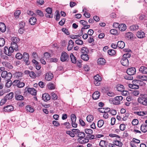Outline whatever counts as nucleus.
<instances>
[{"mask_svg": "<svg viewBox=\"0 0 147 147\" xmlns=\"http://www.w3.org/2000/svg\"><path fill=\"white\" fill-rule=\"evenodd\" d=\"M12 42L11 43H17L19 42L20 40L19 38L16 37H13L11 38Z\"/></svg>", "mask_w": 147, "mask_h": 147, "instance_id": "nucleus-39", "label": "nucleus"}, {"mask_svg": "<svg viewBox=\"0 0 147 147\" xmlns=\"http://www.w3.org/2000/svg\"><path fill=\"white\" fill-rule=\"evenodd\" d=\"M11 47L14 50L16 51L18 50V46L17 43H11Z\"/></svg>", "mask_w": 147, "mask_h": 147, "instance_id": "nucleus-33", "label": "nucleus"}, {"mask_svg": "<svg viewBox=\"0 0 147 147\" xmlns=\"http://www.w3.org/2000/svg\"><path fill=\"white\" fill-rule=\"evenodd\" d=\"M5 43V40L3 38H0V47H3Z\"/></svg>", "mask_w": 147, "mask_h": 147, "instance_id": "nucleus-45", "label": "nucleus"}, {"mask_svg": "<svg viewBox=\"0 0 147 147\" xmlns=\"http://www.w3.org/2000/svg\"><path fill=\"white\" fill-rule=\"evenodd\" d=\"M47 87L50 90H53L55 88V85L54 84L49 83L47 84Z\"/></svg>", "mask_w": 147, "mask_h": 147, "instance_id": "nucleus-34", "label": "nucleus"}, {"mask_svg": "<svg viewBox=\"0 0 147 147\" xmlns=\"http://www.w3.org/2000/svg\"><path fill=\"white\" fill-rule=\"evenodd\" d=\"M97 61L98 64L99 65H104L105 63V59L103 58H99Z\"/></svg>", "mask_w": 147, "mask_h": 147, "instance_id": "nucleus-24", "label": "nucleus"}, {"mask_svg": "<svg viewBox=\"0 0 147 147\" xmlns=\"http://www.w3.org/2000/svg\"><path fill=\"white\" fill-rule=\"evenodd\" d=\"M78 135L79 136V137L80 138H79L78 139L80 140H82V139H83L84 138L85 136V134L84 132H80Z\"/></svg>", "mask_w": 147, "mask_h": 147, "instance_id": "nucleus-41", "label": "nucleus"}, {"mask_svg": "<svg viewBox=\"0 0 147 147\" xmlns=\"http://www.w3.org/2000/svg\"><path fill=\"white\" fill-rule=\"evenodd\" d=\"M71 61L72 63H75L76 62V58L72 53L70 55Z\"/></svg>", "mask_w": 147, "mask_h": 147, "instance_id": "nucleus-36", "label": "nucleus"}, {"mask_svg": "<svg viewBox=\"0 0 147 147\" xmlns=\"http://www.w3.org/2000/svg\"><path fill=\"white\" fill-rule=\"evenodd\" d=\"M36 21V18L34 17H31L29 20V22L32 25H34L35 24Z\"/></svg>", "mask_w": 147, "mask_h": 147, "instance_id": "nucleus-23", "label": "nucleus"}, {"mask_svg": "<svg viewBox=\"0 0 147 147\" xmlns=\"http://www.w3.org/2000/svg\"><path fill=\"white\" fill-rule=\"evenodd\" d=\"M42 98L45 101L47 102L50 99V96L48 93H45L42 95Z\"/></svg>", "mask_w": 147, "mask_h": 147, "instance_id": "nucleus-13", "label": "nucleus"}, {"mask_svg": "<svg viewBox=\"0 0 147 147\" xmlns=\"http://www.w3.org/2000/svg\"><path fill=\"white\" fill-rule=\"evenodd\" d=\"M13 97V92H11L7 94L5 97L6 99L7 100H9L11 99Z\"/></svg>", "mask_w": 147, "mask_h": 147, "instance_id": "nucleus-28", "label": "nucleus"}, {"mask_svg": "<svg viewBox=\"0 0 147 147\" xmlns=\"http://www.w3.org/2000/svg\"><path fill=\"white\" fill-rule=\"evenodd\" d=\"M127 28L126 25L124 24H121L119 27V30L121 31H124Z\"/></svg>", "mask_w": 147, "mask_h": 147, "instance_id": "nucleus-27", "label": "nucleus"}, {"mask_svg": "<svg viewBox=\"0 0 147 147\" xmlns=\"http://www.w3.org/2000/svg\"><path fill=\"white\" fill-rule=\"evenodd\" d=\"M106 142L105 141L101 140L99 143V146L102 147H105L106 146Z\"/></svg>", "mask_w": 147, "mask_h": 147, "instance_id": "nucleus-50", "label": "nucleus"}, {"mask_svg": "<svg viewBox=\"0 0 147 147\" xmlns=\"http://www.w3.org/2000/svg\"><path fill=\"white\" fill-rule=\"evenodd\" d=\"M12 85L16 86L19 88H22L24 86L25 84L20 80H16L12 82Z\"/></svg>", "mask_w": 147, "mask_h": 147, "instance_id": "nucleus-3", "label": "nucleus"}, {"mask_svg": "<svg viewBox=\"0 0 147 147\" xmlns=\"http://www.w3.org/2000/svg\"><path fill=\"white\" fill-rule=\"evenodd\" d=\"M108 53L109 55H113L115 54V51L113 49H109L108 51Z\"/></svg>", "mask_w": 147, "mask_h": 147, "instance_id": "nucleus-44", "label": "nucleus"}, {"mask_svg": "<svg viewBox=\"0 0 147 147\" xmlns=\"http://www.w3.org/2000/svg\"><path fill=\"white\" fill-rule=\"evenodd\" d=\"M76 44L78 45H82L83 44V41L80 39H78L75 41Z\"/></svg>", "mask_w": 147, "mask_h": 147, "instance_id": "nucleus-57", "label": "nucleus"}, {"mask_svg": "<svg viewBox=\"0 0 147 147\" xmlns=\"http://www.w3.org/2000/svg\"><path fill=\"white\" fill-rule=\"evenodd\" d=\"M139 28L138 26L133 25L131 26L130 27V29L131 31H135L137 30Z\"/></svg>", "mask_w": 147, "mask_h": 147, "instance_id": "nucleus-35", "label": "nucleus"}, {"mask_svg": "<svg viewBox=\"0 0 147 147\" xmlns=\"http://www.w3.org/2000/svg\"><path fill=\"white\" fill-rule=\"evenodd\" d=\"M100 96V93L98 91L95 92L93 94L92 97L94 99L96 100L99 98Z\"/></svg>", "mask_w": 147, "mask_h": 147, "instance_id": "nucleus-15", "label": "nucleus"}, {"mask_svg": "<svg viewBox=\"0 0 147 147\" xmlns=\"http://www.w3.org/2000/svg\"><path fill=\"white\" fill-rule=\"evenodd\" d=\"M134 113L139 116H143L147 115V111H142L134 112Z\"/></svg>", "mask_w": 147, "mask_h": 147, "instance_id": "nucleus-25", "label": "nucleus"}, {"mask_svg": "<svg viewBox=\"0 0 147 147\" xmlns=\"http://www.w3.org/2000/svg\"><path fill=\"white\" fill-rule=\"evenodd\" d=\"M104 122L102 119L99 120L97 123V126L99 127H101L104 124Z\"/></svg>", "mask_w": 147, "mask_h": 147, "instance_id": "nucleus-37", "label": "nucleus"}, {"mask_svg": "<svg viewBox=\"0 0 147 147\" xmlns=\"http://www.w3.org/2000/svg\"><path fill=\"white\" fill-rule=\"evenodd\" d=\"M132 76V75H130L128 74L127 75L125 76L124 77L126 80H131L133 79V78Z\"/></svg>", "mask_w": 147, "mask_h": 147, "instance_id": "nucleus-43", "label": "nucleus"}, {"mask_svg": "<svg viewBox=\"0 0 147 147\" xmlns=\"http://www.w3.org/2000/svg\"><path fill=\"white\" fill-rule=\"evenodd\" d=\"M14 109L13 107L12 106L8 105L3 108V111L5 112H9L13 111Z\"/></svg>", "mask_w": 147, "mask_h": 147, "instance_id": "nucleus-7", "label": "nucleus"}, {"mask_svg": "<svg viewBox=\"0 0 147 147\" xmlns=\"http://www.w3.org/2000/svg\"><path fill=\"white\" fill-rule=\"evenodd\" d=\"M137 78L138 79H139L140 80V81H147V76H141L139 75L138 76Z\"/></svg>", "mask_w": 147, "mask_h": 147, "instance_id": "nucleus-22", "label": "nucleus"}, {"mask_svg": "<svg viewBox=\"0 0 147 147\" xmlns=\"http://www.w3.org/2000/svg\"><path fill=\"white\" fill-rule=\"evenodd\" d=\"M121 64L124 66H127L129 63L127 59L123 57L121 61Z\"/></svg>", "mask_w": 147, "mask_h": 147, "instance_id": "nucleus-12", "label": "nucleus"}, {"mask_svg": "<svg viewBox=\"0 0 147 147\" xmlns=\"http://www.w3.org/2000/svg\"><path fill=\"white\" fill-rule=\"evenodd\" d=\"M116 88L117 90L120 92H122L124 89V86L121 84L117 85L116 87Z\"/></svg>", "mask_w": 147, "mask_h": 147, "instance_id": "nucleus-30", "label": "nucleus"}, {"mask_svg": "<svg viewBox=\"0 0 147 147\" xmlns=\"http://www.w3.org/2000/svg\"><path fill=\"white\" fill-rule=\"evenodd\" d=\"M14 49L11 47H10L9 48L7 47H5L4 48V52L5 54L8 56H10L12 55V53L13 52Z\"/></svg>", "mask_w": 147, "mask_h": 147, "instance_id": "nucleus-4", "label": "nucleus"}, {"mask_svg": "<svg viewBox=\"0 0 147 147\" xmlns=\"http://www.w3.org/2000/svg\"><path fill=\"white\" fill-rule=\"evenodd\" d=\"M94 83L96 86H98L100 84V82L101 80L100 76L98 75H96L94 77Z\"/></svg>", "mask_w": 147, "mask_h": 147, "instance_id": "nucleus-5", "label": "nucleus"}, {"mask_svg": "<svg viewBox=\"0 0 147 147\" xmlns=\"http://www.w3.org/2000/svg\"><path fill=\"white\" fill-rule=\"evenodd\" d=\"M22 57L23 55L20 53H17L16 55V58L18 59H21L22 58Z\"/></svg>", "mask_w": 147, "mask_h": 147, "instance_id": "nucleus-49", "label": "nucleus"}, {"mask_svg": "<svg viewBox=\"0 0 147 147\" xmlns=\"http://www.w3.org/2000/svg\"><path fill=\"white\" fill-rule=\"evenodd\" d=\"M22 74L23 73L20 72H16L15 73V75L17 78L22 77Z\"/></svg>", "mask_w": 147, "mask_h": 147, "instance_id": "nucleus-56", "label": "nucleus"}, {"mask_svg": "<svg viewBox=\"0 0 147 147\" xmlns=\"http://www.w3.org/2000/svg\"><path fill=\"white\" fill-rule=\"evenodd\" d=\"M12 77L11 74L10 72L7 73V74L6 76L5 77H4L5 80H9Z\"/></svg>", "mask_w": 147, "mask_h": 147, "instance_id": "nucleus-40", "label": "nucleus"}, {"mask_svg": "<svg viewBox=\"0 0 147 147\" xmlns=\"http://www.w3.org/2000/svg\"><path fill=\"white\" fill-rule=\"evenodd\" d=\"M45 11L47 13L50 14L52 13V9L50 7H48L46 9Z\"/></svg>", "mask_w": 147, "mask_h": 147, "instance_id": "nucleus-58", "label": "nucleus"}, {"mask_svg": "<svg viewBox=\"0 0 147 147\" xmlns=\"http://www.w3.org/2000/svg\"><path fill=\"white\" fill-rule=\"evenodd\" d=\"M141 130L143 132L145 133L147 131V124H143L140 127Z\"/></svg>", "mask_w": 147, "mask_h": 147, "instance_id": "nucleus-17", "label": "nucleus"}, {"mask_svg": "<svg viewBox=\"0 0 147 147\" xmlns=\"http://www.w3.org/2000/svg\"><path fill=\"white\" fill-rule=\"evenodd\" d=\"M52 98L54 100H57V96L56 94L54 92H52L51 94Z\"/></svg>", "mask_w": 147, "mask_h": 147, "instance_id": "nucleus-52", "label": "nucleus"}, {"mask_svg": "<svg viewBox=\"0 0 147 147\" xmlns=\"http://www.w3.org/2000/svg\"><path fill=\"white\" fill-rule=\"evenodd\" d=\"M110 32L111 34L114 35H117L118 34L117 30L115 29L111 30L110 31Z\"/></svg>", "mask_w": 147, "mask_h": 147, "instance_id": "nucleus-47", "label": "nucleus"}, {"mask_svg": "<svg viewBox=\"0 0 147 147\" xmlns=\"http://www.w3.org/2000/svg\"><path fill=\"white\" fill-rule=\"evenodd\" d=\"M120 129L121 131H124L125 128V125L123 124H121L119 126Z\"/></svg>", "mask_w": 147, "mask_h": 147, "instance_id": "nucleus-61", "label": "nucleus"}, {"mask_svg": "<svg viewBox=\"0 0 147 147\" xmlns=\"http://www.w3.org/2000/svg\"><path fill=\"white\" fill-rule=\"evenodd\" d=\"M25 91L33 95H35L36 94V90L33 88H28L26 87L25 88Z\"/></svg>", "mask_w": 147, "mask_h": 147, "instance_id": "nucleus-9", "label": "nucleus"}, {"mask_svg": "<svg viewBox=\"0 0 147 147\" xmlns=\"http://www.w3.org/2000/svg\"><path fill=\"white\" fill-rule=\"evenodd\" d=\"M15 97L16 99L18 100H22L23 99V96L20 95H18Z\"/></svg>", "mask_w": 147, "mask_h": 147, "instance_id": "nucleus-64", "label": "nucleus"}, {"mask_svg": "<svg viewBox=\"0 0 147 147\" xmlns=\"http://www.w3.org/2000/svg\"><path fill=\"white\" fill-rule=\"evenodd\" d=\"M147 98V94H140L139 97L138 98V101L140 104Z\"/></svg>", "mask_w": 147, "mask_h": 147, "instance_id": "nucleus-8", "label": "nucleus"}, {"mask_svg": "<svg viewBox=\"0 0 147 147\" xmlns=\"http://www.w3.org/2000/svg\"><path fill=\"white\" fill-rule=\"evenodd\" d=\"M94 119V117L92 115H88L86 117V120L87 121L89 122H91Z\"/></svg>", "mask_w": 147, "mask_h": 147, "instance_id": "nucleus-38", "label": "nucleus"}, {"mask_svg": "<svg viewBox=\"0 0 147 147\" xmlns=\"http://www.w3.org/2000/svg\"><path fill=\"white\" fill-rule=\"evenodd\" d=\"M29 57V55L26 52H24L23 54L22 59L23 61L26 63L27 65L29 64V62L28 61Z\"/></svg>", "mask_w": 147, "mask_h": 147, "instance_id": "nucleus-6", "label": "nucleus"}, {"mask_svg": "<svg viewBox=\"0 0 147 147\" xmlns=\"http://www.w3.org/2000/svg\"><path fill=\"white\" fill-rule=\"evenodd\" d=\"M74 46V42L71 40H70L68 42V45L67 47V49L68 51L71 50Z\"/></svg>", "mask_w": 147, "mask_h": 147, "instance_id": "nucleus-14", "label": "nucleus"}, {"mask_svg": "<svg viewBox=\"0 0 147 147\" xmlns=\"http://www.w3.org/2000/svg\"><path fill=\"white\" fill-rule=\"evenodd\" d=\"M113 143L115 145L120 147H122L123 145V143L121 142L118 140L114 141Z\"/></svg>", "mask_w": 147, "mask_h": 147, "instance_id": "nucleus-31", "label": "nucleus"}, {"mask_svg": "<svg viewBox=\"0 0 147 147\" xmlns=\"http://www.w3.org/2000/svg\"><path fill=\"white\" fill-rule=\"evenodd\" d=\"M136 69L134 67H131L128 69L127 71V74L133 75L136 73Z\"/></svg>", "mask_w": 147, "mask_h": 147, "instance_id": "nucleus-10", "label": "nucleus"}, {"mask_svg": "<svg viewBox=\"0 0 147 147\" xmlns=\"http://www.w3.org/2000/svg\"><path fill=\"white\" fill-rule=\"evenodd\" d=\"M67 134H69V136L72 137H74L75 135L71 131H67L66 132Z\"/></svg>", "mask_w": 147, "mask_h": 147, "instance_id": "nucleus-60", "label": "nucleus"}, {"mask_svg": "<svg viewBox=\"0 0 147 147\" xmlns=\"http://www.w3.org/2000/svg\"><path fill=\"white\" fill-rule=\"evenodd\" d=\"M36 12L38 15L40 16L43 17L44 16V14L40 10H36Z\"/></svg>", "mask_w": 147, "mask_h": 147, "instance_id": "nucleus-53", "label": "nucleus"}, {"mask_svg": "<svg viewBox=\"0 0 147 147\" xmlns=\"http://www.w3.org/2000/svg\"><path fill=\"white\" fill-rule=\"evenodd\" d=\"M138 123V121L137 119H133L132 122V124L134 125H136Z\"/></svg>", "mask_w": 147, "mask_h": 147, "instance_id": "nucleus-59", "label": "nucleus"}, {"mask_svg": "<svg viewBox=\"0 0 147 147\" xmlns=\"http://www.w3.org/2000/svg\"><path fill=\"white\" fill-rule=\"evenodd\" d=\"M56 15L55 16H56V20L57 21H58L59 20L60 17V14L59 13V11H57L56 12Z\"/></svg>", "mask_w": 147, "mask_h": 147, "instance_id": "nucleus-55", "label": "nucleus"}, {"mask_svg": "<svg viewBox=\"0 0 147 147\" xmlns=\"http://www.w3.org/2000/svg\"><path fill=\"white\" fill-rule=\"evenodd\" d=\"M85 132L87 134H91L93 133V131L90 129H86L85 130Z\"/></svg>", "mask_w": 147, "mask_h": 147, "instance_id": "nucleus-54", "label": "nucleus"}, {"mask_svg": "<svg viewBox=\"0 0 147 147\" xmlns=\"http://www.w3.org/2000/svg\"><path fill=\"white\" fill-rule=\"evenodd\" d=\"M94 136L93 135H89L87 136L86 138L88 139H94Z\"/></svg>", "mask_w": 147, "mask_h": 147, "instance_id": "nucleus-63", "label": "nucleus"}, {"mask_svg": "<svg viewBox=\"0 0 147 147\" xmlns=\"http://www.w3.org/2000/svg\"><path fill=\"white\" fill-rule=\"evenodd\" d=\"M117 46L120 49H123L125 46V44L122 41H120L117 42Z\"/></svg>", "mask_w": 147, "mask_h": 147, "instance_id": "nucleus-16", "label": "nucleus"}, {"mask_svg": "<svg viewBox=\"0 0 147 147\" xmlns=\"http://www.w3.org/2000/svg\"><path fill=\"white\" fill-rule=\"evenodd\" d=\"M123 99V97L121 96H117L114 98L110 100L109 101L113 104L117 105L120 104V102Z\"/></svg>", "mask_w": 147, "mask_h": 147, "instance_id": "nucleus-1", "label": "nucleus"}, {"mask_svg": "<svg viewBox=\"0 0 147 147\" xmlns=\"http://www.w3.org/2000/svg\"><path fill=\"white\" fill-rule=\"evenodd\" d=\"M139 71L143 74H147V67L144 66H141L139 69Z\"/></svg>", "mask_w": 147, "mask_h": 147, "instance_id": "nucleus-21", "label": "nucleus"}, {"mask_svg": "<svg viewBox=\"0 0 147 147\" xmlns=\"http://www.w3.org/2000/svg\"><path fill=\"white\" fill-rule=\"evenodd\" d=\"M53 75L52 73L50 72H49L46 74L45 79L47 81L51 80L53 78Z\"/></svg>", "mask_w": 147, "mask_h": 147, "instance_id": "nucleus-11", "label": "nucleus"}, {"mask_svg": "<svg viewBox=\"0 0 147 147\" xmlns=\"http://www.w3.org/2000/svg\"><path fill=\"white\" fill-rule=\"evenodd\" d=\"M88 54V53L82 54L81 55V59L85 61H88L89 57L88 55L87 54Z\"/></svg>", "mask_w": 147, "mask_h": 147, "instance_id": "nucleus-19", "label": "nucleus"}, {"mask_svg": "<svg viewBox=\"0 0 147 147\" xmlns=\"http://www.w3.org/2000/svg\"><path fill=\"white\" fill-rule=\"evenodd\" d=\"M7 81L5 84V86L9 88L10 87L11 85H12V82L11 80H6Z\"/></svg>", "mask_w": 147, "mask_h": 147, "instance_id": "nucleus-51", "label": "nucleus"}, {"mask_svg": "<svg viewBox=\"0 0 147 147\" xmlns=\"http://www.w3.org/2000/svg\"><path fill=\"white\" fill-rule=\"evenodd\" d=\"M71 119L72 123L76 122V117L74 114H72L71 115Z\"/></svg>", "mask_w": 147, "mask_h": 147, "instance_id": "nucleus-46", "label": "nucleus"}, {"mask_svg": "<svg viewBox=\"0 0 147 147\" xmlns=\"http://www.w3.org/2000/svg\"><path fill=\"white\" fill-rule=\"evenodd\" d=\"M21 13V11L19 10L16 11L14 13V16L16 19L19 17V16Z\"/></svg>", "mask_w": 147, "mask_h": 147, "instance_id": "nucleus-42", "label": "nucleus"}, {"mask_svg": "<svg viewBox=\"0 0 147 147\" xmlns=\"http://www.w3.org/2000/svg\"><path fill=\"white\" fill-rule=\"evenodd\" d=\"M62 31L67 35H68L69 34V32L66 28H63L62 29Z\"/></svg>", "mask_w": 147, "mask_h": 147, "instance_id": "nucleus-62", "label": "nucleus"}, {"mask_svg": "<svg viewBox=\"0 0 147 147\" xmlns=\"http://www.w3.org/2000/svg\"><path fill=\"white\" fill-rule=\"evenodd\" d=\"M26 109L27 111L29 112L32 113L34 111V109L30 106H27Z\"/></svg>", "mask_w": 147, "mask_h": 147, "instance_id": "nucleus-48", "label": "nucleus"}, {"mask_svg": "<svg viewBox=\"0 0 147 147\" xmlns=\"http://www.w3.org/2000/svg\"><path fill=\"white\" fill-rule=\"evenodd\" d=\"M6 30V27L4 24L2 22L0 23V31L2 32H4Z\"/></svg>", "mask_w": 147, "mask_h": 147, "instance_id": "nucleus-18", "label": "nucleus"}, {"mask_svg": "<svg viewBox=\"0 0 147 147\" xmlns=\"http://www.w3.org/2000/svg\"><path fill=\"white\" fill-rule=\"evenodd\" d=\"M81 52L82 54H86V53H88L89 51L88 48L86 47H84L82 48Z\"/></svg>", "mask_w": 147, "mask_h": 147, "instance_id": "nucleus-29", "label": "nucleus"}, {"mask_svg": "<svg viewBox=\"0 0 147 147\" xmlns=\"http://www.w3.org/2000/svg\"><path fill=\"white\" fill-rule=\"evenodd\" d=\"M69 59V55L65 52L63 51L62 52L61 57V61L63 62L68 61Z\"/></svg>", "mask_w": 147, "mask_h": 147, "instance_id": "nucleus-2", "label": "nucleus"}, {"mask_svg": "<svg viewBox=\"0 0 147 147\" xmlns=\"http://www.w3.org/2000/svg\"><path fill=\"white\" fill-rule=\"evenodd\" d=\"M125 36L128 39H131L133 37V34L131 32H128L125 33Z\"/></svg>", "mask_w": 147, "mask_h": 147, "instance_id": "nucleus-32", "label": "nucleus"}, {"mask_svg": "<svg viewBox=\"0 0 147 147\" xmlns=\"http://www.w3.org/2000/svg\"><path fill=\"white\" fill-rule=\"evenodd\" d=\"M2 64L3 66L7 67L9 69H11L13 68V66L11 64L7 62H3L2 63Z\"/></svg>", "mask_w": 147, "mask_h": 147, "instance_id": "nucleus-20", "label": "nucleus"}, {"mask_svg": "<svg viewBox=\"0 0 147 147\" xmlns=\"http://www.w3.org/2000/svg\"><path fill=\"white\" fill-rule=\"evenodd\" d=\"M137 36L139 38H142L144 37L145 34L142 31H138L137 34Z\"/></svg>", "mask_w": 147, "mask_h": 147, "instance_id": "nucleus-26", "label": "nucleus"}]
</instances>
